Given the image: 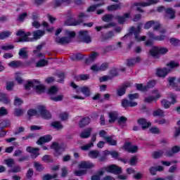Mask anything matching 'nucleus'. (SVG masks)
Instances as JSON below:
<instances>
[{
	"label": "nucleus",
	"instance_id": "nucleus-52",
	"mask_svg": "<svg viewBox=\"0 0 180 180\" xmlns=\"http://www.w3.org/2000/svg\"><path fill=\"white\" fill-rule=\"evenodd\" d=\"M71 58L72 60H84V55L81 53L73 54L71 56Z\"/></svg>",
	"mask_w": 180,
	"mask_h": 180
},
{
	"label": "nucleus",
	"instance_id": "nucleus-21",
	"mask_svg": "<svg viewBox=\"0 0 180 180\" xmlns=\"http://www.w3.org/2000/svg\"><path fill=\"white\" fill-rule=\"evenodd\" d=\"M165 11V18L167 19H174L175 18V10L172 8H166Z\"/></svg>",
	"mask_w": 180,
	"mask_h": 180
},
{
	"label": "nucleus",
	"instance_id": "nucleus-53",
	"mask_svg": "<svg viewBox=\"0 0 180 180\" xmlns=\"http://www.w3.org/2000/svg\"><path fill=\"white\" fill-rule=\"evenodd\" d=\"M15 86V82H6V89L7 91H12Z\"/></svg>",
	"mask_w": 180,
	"mask_h": 180
},
{
	"label": "nucleus",
	"instance_id": "nucleus-10",
	"mask_svg": "<svg viewBox=\"0 0 180 180\" xmlns=\"http://www.w3.org/2000/svg\"><path fill=\"white\" fill-rule=\"evenodd\" d=\"M129 86H131V84L129 82L124 83L120 88L117 89V95L118 96H123V95L126 94V89H127V88H129Z\"/></svg>",
	"mask_w": 180,
	"mask_h": 180
},
{
	"label": "nucleus",
	"instance_id": "nucleus-8",
	"mask_svg": "<svg viewBox=\"0 0 180 180\" xmlns=\"http://www.w3.org/2000/svg\"><path fill=\"white\" fill-rule=\"evenodd\" d=\"M37 110L43 119H51V113H50V112L46 109V107L43 105H39Z\"/></svg>",
	"mask_w": 180,
	"mask_h": 180
},
{
	"label": "nucleus",
	"instance_id": "nucleus-43",
	"mask_svg": "<svg viewBox=\"0 0 180 180\" xmlns=\"http://www.w3.org/2000/svg\"><path fill=\"white\" fill-rule=\"evenodd\" d=\"M10 122L8 120H4L0 123V129L4 130V129H6L9 127Z\"/></svg>",
	"mask_w": 180,
	"mask_h": 180
},
{
	"label": "nucleus",
	"instance_id": "nucleus-5",
	"mask_svg": "<svg viewBox=\"0 0 180 180\" xmlns=\"http://www.w3.org/2000/svg\"><path fill=\"white\" fill-rule=\"evenodd\" d=\"M141 32V24H139L136 30V28H134V27H131L129 28V32L125 34L122 37V39H126V37H131L134 33L136 40H139V35L140 34Z\"/></svg>",
	"mask_w": 180,
	"mask_h": 180
},
{
	"label": "nucleus",
	"instance_id": "nucleus-48",
	"mask_svg": "<svg viewBox=\"0 0 180 180\" xmlns=\"http://www.w3.org/2000/svg\"><path fill=\"white\" fill-rule=\"evenodd\" d=\"M57 176H58V174H55L53 175L47 174L44 175L43 180L54 179L57 178Z\"/></svg>",
	"mask_w": 180,
	"mask_h": 180
},
{
	"label": "nucleus",
	"instance_id": "nucleus-60",
	"mask_svg": "<svg viewBox=\"0 0 180 180\" xmlns=\"http://www.w3.org/2000/svg\"><path fill=\"white\" fill-rule=\"evenodd\" d=\"M91 147H94V143L90 142L89 143L84 145L83 146H82V150H83V151H87V150H89V148H91Z\"/></svg>",
	"mask_w": 180,
	"mask_h": 180
},
{
	"label": "nucleus",
	"instance_id": "nucleus-41",
	"mask_svg": "<svg viewBox=\"0 0 180 180\" xmlns=\"http://www.w3.org/2000/svg\"><path fill=\"white\" fill-rule=\"evenodd\" d=\"M99 150H91L89 153V157H90V158H98V157H99Z\"/></svg>",
	"mask_w": 180,
	"mask_h": 180
},
{
	"label": "nucleus",
	"instance_id": "nucleus-2",
	"mask_svg": "<svg viewBox=\"0 0 180 180\" xmlns=\"http://www.w3.org/2000/svg\"><path fill=\"white\" fill-rule=\"evenodd\" d=\"M168 49L160 46H153L149 51V54L153 57V58H160V56L167 54Z\"/></svg>",
	"mask_w": 180,
	"mask_h": 180
},
{
	"label": "nucleus",
	"instance_id": "nucleus-28",
	"mask_svg": "<svg viewBox=\"0 0 180 180\" xmlns=\"http://www.w3.org/2000/svg\"><path fill=\"white\" fill-rule=\"evenodd\" d=\"M110 120H108V123H115L116 120L117 119V112L113 111L108 113Z\"/></svg>",
	"mask_w": 180,
	"mask_h": 180
},
{
	"label": "nucleus",
	"instance_id": "nucleus-24",
	"mask_svg": "<svg viewBox=\"0 0 180 180\" xmlns=\"http://www.w3.org/2000/svg\"><path fill=\"white\" fill-rule=\"evenodd\" d=\"M180 151V147L179 146H173L171 149V150H167L166 152V155L167 157H173L174 154H176V153H179Z\"/></svg>",
	"mask_w": 180,
	"mask_h": 180
},
{
	"label": "nucleus",
	"instance_id": "nucleus-6",
	"mask_svg": "<svg viewBox=\"0 0 180 180\" xmlns=\"http://www.w3.org/2000/svg\"><path fill=\"white\" fill-rule=\"evenodd\" d=\"M79 41H83V43H91L92 39L87 30H82L79 32V35L77 37Z\"/></svg>",
	"mask_w": 180,
	"mask_h": 180
},
{
	"label": "nucleus",
	"instance_id": "nucleus-4",
	"mask_svg": "<svg viewBox=\"0 0 180 180\" xmlns=\"http://www.w3.org/2000/svg\"><path fill=\"white\" fill-rule=\"evenodd\" d=\"M104 171L110 174H114V175H120L123 174V169L122 167H118L116 165H110L107 167H104Z\"/></svg>",
	"mask_w": 180,
	"mask_h": 180
},
{
	"label": "nucleus",
	"instance_id": "nucleus-40",
	"mask_svg": "<svg viewBox=\"0 0 180 180\" xmlns=\"http://www.w3.org/2000/svg\"><path fill=\"white\" fill-rule=\"evenodd\" d=\"M49 65V60H45V59H42L39 60L37 64H36V67L40 68V67H44L46 65Z\"/></svg>",
	"mask_w": 180,
	"mask_h": 180
},
{
	"label": "nucleus",
	"instance_id": "nucleus-1",
	"mask_svg": "<svg viewBox=\"0 0 180 180\" xmlns=\"http://www.w3.org/2000/svg\"><path fill=\"white\" fill-rule=\"evenodd\" d=\"M24 87L26 91H30V88H34L35 92H37L38 95L44 94V91H46V86L44 84H40V82L37 79L27 81L26 84H25Z\"/></svg>",
	"mask_w": 180,
	"mask_h": 180
},
{
	"label": "nucleus",
	"instance_id": "nucleus-55",
	"mask_svg": "<svg viewBox=\"0 0 180 180\" xmlns=\"http://www.w3.org/2000/svg\"><path fill=\"white\" fill-rule=\"evenodd\" d=\"M74 174L76 176H82L86 174V170H75Z\"/></svg>",
	"mask_w": 180,
	"mask_h": 180
},
{
	"label": "nucleus",
	"instance_id": "nucleus-22",
	"mask_svg": "<svg viewBox=\"0 0 180 180\" xmlns=\"http://www.w3.org/2000/svg\"><path fill=\"white\" fill-rule=\"evenodd\" d=\"M164 171V167L162 166H156V167H151L149 168V172L152 175H157V172H161Z\"/></svg>",
	"mask_w": 180,
	"mask_h": 180
},
{
	"label": "nucleus",
	"instance_id": "nucleus-64",
	"mask_svg": "<svg viewBox=\"0 0 180 180\" xmlns=\"http://www.w3.org/2000/svg\"><path fill=\"white\" fill-rule=\"evenodd\" d=\"M169 41H170L171 44H172V46H179V43H180V41L175 38H171L169 39Z\"/></svg>",
	"mask_w": 180,
	"mask_h": 180
},
{
	"label": "nucleus",
	"instance_id": "nucleus-46",
	"mask_svg": "<svg viewBox=\"0 0 180 180\" xmlns=\"http://www.w3.org/2000/svg\"><path fill=\"white\" fill-rule=\"evenodd\" d=\"M155 84H157V81L151 80L145 86L146 88V91H148L151 88H154L155 86Z\"/></svg>",
	"mask_w": 180,
	"mask_h": 180
},
{
	"label": "nucleus",
	"instance_id": "nucleus-39",
	"mask_svg": "<svg viewBox=\"0 0 180 180\" xmlns=\"http://www.w3.org/2000/svg\"><path fill=\"white\" fill-rule=\"evenodd\" d=\"M102 5H105V3L90 6L87 8V12H95V11H96V8H99V6H102Z\"/></svg>",
	"mask_w": 180,
	"mask_h": 180
},
{
	"label": "nucleus",
	"instance_id": "nucleus-12",
	"mask_svg": "<svg viewBox=\"0 0 180 180\" xmlns=\"http://www.w3.org/2000/svg\"><path fill=\"white\" fill-rule=\"evenodd\" d=\"M169 69H167V68H158L156 71V75L158 77H160L161 78H165L167 75H168V73L169 72Z\"/></svg>",
	"mask_w": 180,
	"mask_h": 180
},
{
	"label": "nucleus",
	"instance_id": "nucleus-63",
	"mask_svg": "<svg viewBox=\"0 0 180 180\" xmlns=\"http://www.w3.org/2000/svg\"><path fill=\"white\" fill-rule=\"evenodd\" d=\"M172 104V103H171L167 100L162 101V106H164V108H165V109H168V108H169V106H171Z\"/></svg>",
	"mask_w": 180,
	"mask_h": 180
},
{
	"label": "nucleus",
	"instance_id": "nucleus-34",
	"mask_svg": "<svg viewBox=\"0 0 180 180\" xmlns=\"http://www.w3.org/2000/svg\"><path fill=\"white\" fill-rule=\"evenodd\" d=\"M8 65L12 68H18V67H21L22 62L19 60H13L8 63Z\"/></svg>",
	"mask_w": 180,
	"mask_h": 180
},
{
	"label": "nucleus",
	"instance_id": "nucleus-54",
	"mask_svg": "<svg viewBox=\"0 0 180 180\" xmlns=\"http://www.w3.org/2000/svg\"><path fill=\"white\" fill-rule=\"evenodd\" d=\"M26 18H27V13H22L18 16L17 20L18 22H23Z\"/></svg>",
	"mask_w": 180,
	"mask_h": 180
},
{
	"label": "nucleus",
	"instance_id": "nucleus-11",
	"mask_svg": "<svg viewBox=\"0 0 180 180\" xmlns=\"http://www.w3.org/2000/svg\"><path fill=\"white\" fill-rule=\"evenodd\" d=\"M94 167L95 164L89 161L81 162L79 165V168L82 169H92Z\"/></svg>",
	"mask_w": 180,
	"mask_h": 180
},
{
	"label": "nucleus",
	"instance_id": "nucleus-37",
	"mask_svg": "<svg viewBox=\"0 0 180 180\" xmlns=\"http://www.w3.org/2000/svg\"><path fill=\"white\" fill-rule=\"evenodd\" d=\"M51 126L53 127V129H56V130H61V129H63V127L60 121L51 122Z\"/></svg>",
	"mask_w": 180,
	"mask_h": 180
},
{
	"label": "nucleus",
	"instance_id": "nucleus-62",
	"mask_svg": "<svg viewBox=\"0 0 180 180\" xmlns=\"http://www.w3.org/2000/svg\"><path fill=\"white\" fill-rule=\"evenodd\" d=\"M23 103V100L19 98V97H15L14 100V105L15 106H20Z\"/></svg>",
	"mask_w": 180,
	"mask_h": 180
},
{
	"label": "nucleus",
	"instance_id": "nucleus-23",
	"mask_svg": "<svg viewBox=\"0 0 180 180\" xmlns=\"http://www.w3.org/2000/svg\"><path fill=\"white\" fill-rule=\"evenodd\" d=\"M138 123L142 126L143 130H146V129H148L151 126V122H147V120L144 118L138 120Z\"/></svg>",
	"mask_w": 180,
	"mask_h": 180
},
{
	"label": "nucleus",
	"instance_id": "nucleus-50",
	"mask_svg": "<svg viewBox=\"0 0 180 180\" xmlns=\"http://www.w3.org/2000/svg\"><path fill=\"white\" fill-rule=\"evenodd\" d=\"M34 167L39 172H41V171H43V169H44V167H43V165L37 162H34Z\"/></svg>",
	"mask_w": 180,
	"mask_h": 180
},
{
	"label": "nucleus",
	"instance_id": "nucleus-38",
	"mask_svg": "<svg viewBox=\"0 0 180 180\" xmlns=\"http://www.w3.org/2000/svg\"><path fill=\"white\" fill-rule=\"evenodd\" d=\"M80 91L86 96H91V89L88 86H83V87L80 88Z\"/></svg>",
	"mask_w": 180,
	"mask_h": 180
},
{
	"label": "nucleus",
	"instance_id": "nucleus-47",
	"mask_svg": "<svg viewBox=\"0 0 180 180\" xmlns=\"http://www.w3.org/2000/svg\"><path fill=\"white\" fill-rule=\"evenodd\" d=\"M12 33L9 31H6L0 33V40H4L11 36Z\"/></svg>",
	"mask_w": 180,
	"mask_h": 180
},
{
	"label": "nucleus",
	"instance_id": "nucleus-3",
	"mask_svg": "<svg viewBox=\"0 0 180 180\" xmlns=\"http://www.w3.org/2000/svg\"><path fill=\"white\" fill-rule=\"evenodd\" d=\"M58 93V89L56 86H52L48 91L49 95H51L50 99L51 101H54V102H59L60 101H63L64 99L63 95H59L57 96H54L53 95H57Z\"/></svg>",
	"mask_w": 180,
	"mask_h": 180
},
{
	"label": "nucleus",
	"instance_id": "nucleus-15",
	"mask_svg": "<svg viewBox=\"0 0 180 180\" xmlns=\"http://www.w3.org/2000/svg\"><path fill=\"white\" fill-rule=\"evenodd\" d=\"M55 41L58 44H62L64 46V44H68L71 41V38L67 37L60 38V37H57L55 39Z\"/></svg>",
	"mask_w": 180,
	"mask_h": 180
},
{
	"label": "nucleus",
	"instance_id": "nucleus-31",
	"mask_svg": "<svg viewBox=\"0 0 180 180\" xmlns=\"http://www.w3.org/2000/svg\"><path fill=\"white\" fill-rule=\"evenodd\" d=\"M89 123H91V118L89 117H84L79 123V127H85Z\"/></svg>",
	"mask_w": 180,
	"mask_h": 180
},
{
	"label": "nucleus",
	"instance_id": "nucleus-45",
	"mask_svg": "<svg viewBox=\"0 0 180 180\" xmlns=\"http://www.w3.org/2000/svg\"><path fill=\"white\" fill-rule=\"evenodd\" d=\"M163 155H164V151L162 150L155 151L153 153V157L155 159L161 158V157H162Z\"/></svg>",
	"mask_w": 180,
	"mask_h": 180
},
{
	"label": "nucleus",
	"instance_id": "nucleus-17",
	"mask_svg": "<svg viewBox=\"0 0 180 180\" xmlns=\"http://www.w3.org/2000/svg\"><path fill=\"white\" fill-rule=\"evenodd\" d=\"M140 61H141V58H140V56L134 58L127 59V67H134V65L137 64V63H140Z\"/></svg>",
	"mask_w": 180,
	"mask_h": 180
},
{
	"label": "nucleus",
	"instance_id": "nucleus-35",
	"mask_svg": "<svg viewBox=\"0 0 180 180\" xmlns=\"http://www.w3.org/2000/svg\"><path fill=\"white\" fill-rule=\"evenodd\" d=\"M51 148L52 150H55L56 153H57L58 154V155H60V154H61V153H60V150L61 149V147H60V145L58 144V143L53 142L52 143V145L51 146Z\"/></svg>",
	"mask_w": 180,
	"mask_h": 180
},
{
	"label": "nucleus",
	"instance_id": "nucleus-16",
	"mask_svg": "<svg viewBox=\"0 0 180 180\" xmlns=\"http://www.w3.org/2000/svg\"><path fill=\"white\" fill-rule=\"evenodd\" d=\"M27 151L32 154V158H37V157L40 154L39 153V148H32V146L27 147Z\"/></svg>",
	"mask_w": 180,
	"mask_h": 180
},
{
	"label": "nucleus",
	"instance_id": "nucleus-13",
	"mask_svg": "<svg viewBox=\"0 0 180 180\" xmlns=\"http://www.w3.org/2000/svg\"><path fill=\"white\" fill-rule=\"evenodd\" d=\"M130 13H124L122 16L121 15H116L115 19L117 20L120 25H123L126 22V20L130 18Z\"/></svg>",
	"mask_w": 180,
	"mask_h": 180
},
{
	"label": "nucleus",
	"instance_id": "nucleus-33",
	"mask_svg": "<svg viewBox=\"0 0 180 180\" xmlns=\"http://www.w3.org/2000/svg\"><path fill=\"white\" fill-rule=\"evenodd\" d=\"M46 32L43 30H37L33 32V37L35 40H38V39H40L42 36H44V34Z\"/></svg>",
	"mask_w": 180,
	"mask_h": 180
},
{
	"label": "nucleus",
	"instance_id": "nucleus-56",
	"mask_svg": "<svg viewBox=\"0 0 180 180\" xmlns=\"http://www.w3.org/2000/svg\"><path fill=\"white\" fill-rule=\"evenodd\" d=\"M126 122H127V117L123 116L120 117L117 120V123L120 126L126 124Z\"/></svg>",
	"mask_w": 180,
	"mask_h": 180
},
{
	"label": "nucleus",
	"instance_id": "nucleus-25",
	"mask_svg": "<svg viewBox=\"0 0 180 180\" xmlns=\"http://www.w3.org/2000/svg\"><path fill=\"white\" fill-rule=\"evenodd\" d=\"M107 9L110 12H114L115 11H119V10L122 9V3H118L117 4H112V5L108 6L107 7Z\"/></svg>",
	"mask_w": 180,
	"mask_h": 180
},
{
	"label": "nucleus",
	"instance_id": "nucleus-57",
	"mask_svg": "<svg viewBox=\"0 0 180 180\" xmlns=\"http://www.w3.org/2000/svg\"><path fill=\"white\" fill-rule=\"evenodd\" d=\"M5 164H6L7 167H11L15 165V161L13 159H7L4 160Z\"/></svg>",
	"mask_w": 180,
	"mask_h": 180
},
{
	"label": "nucleus",
	"instance_id": "nucleus-44",
	"mask_svg": "<svg viewBox=\"0 0 180 180\" xmlns=\"http://www.w3.org/2000/svg\"><path fill=\"white\" fill-rule=\"evenodd\" d=\"M153 115L155 117L159 116L160 117H164V110H162L160 108L158 110H155V111H153Z\"/></svg>",
	"mask_w": 180,
	"mask_h": 180
},
{
	"label": "nucleus",
	"instance_id": "nucleus-9",
	"mask_svg": "<svg viewBox=\"0 0 180 180\" xmlns=\"http://www.w3.org/2000/svg\"><path fill=\"white\" fill-rule=\"evenodd\" d=\"M148 2L141 1L134 3V6H142V8H146V6H151V5H155L158 4V0H146Z\"/></svg>",
	"mask_w": 180,
	"mask_h": 180
},
{
	"label": "nucleus",
	"instance_id": "nucleus-42",
	"mask_svg": "<svg viewBox=\"0 0 180 180\" xmlns=\"http://www.w3.org/2000/svg\"><path fill=\"white\" fill-rule=\"evenodd\" d=\"M115 36V34L113 33V31H109L106 33L105 35L103 37V40L105 41V40H109L112 39Z\"/></svg>",
	"mask_w": 180,
	"mask_h": 180
},
{
	"label": "nucleus",
	"instance_id": "nucleus-51",
	"mask_svg": "<svg viewBox=\"0 0 180 180\" xmlns=\"http://www.w3.org/2000/svg\"><path fill=\"white\" fill-rule=\"evenodd\" d=\"M0 102H4V103L8 104L11 102V100H9L5 94L1 93V95L0 96Z\"/></svg>",
	"mask_w": 180,
	"mask_h": 180
},
{
	"label": "nucleus",
	"instance_id": "nucleus-27",
	"mask_svg": "<svg viewBox=\"0 0 180 180\" xmlns=\"http://www.w3.org/2000/svg\"><path fill=\"white\" fill-rule=\"evenodd\" d=\"M91 133H92V128H87L80 134V137L82 139H88L91 136Z\"/></svg>",
	"mask_w": 180,
	"mask_h": 180
},
{
	"label": "nucleus",
	"instance_id": "nucleus-29",
	"mask_svg": "<svg viewBox=\"0 0 180 180\" xmlns=\"http://www.w3.org/2000/svg\"><path fill=\"white\" fill-rule=\"evenodd\" d=\"M116 24L115 22H110L108 24L104 25L103 26L96 27L95 29L97 32H101L102 29H110V27H115Z\"/></svg>",
	"mask_w": 180,
	"mask_h": 180
},
{
	"label": "nucleus",
	"instance_id": "nucleus-61",
	"mask_svg": "<svg viewBox=\"0 0 180 180\" xmlns=\"http://www.w3.org/2000/svg\"><path fill=\"white\" fill-rule=\"evenodd\" d=\"M112 50H114L113 49V46H111V45H109L108 46H105L104 49H103V54H106V53H109V51H112Z\"/></svg>",
	"mask_w": 180,
	"mask_h": 180
},
{
	"label": "nucleus",
	"instance_id": "nucleus-18",
	"mask_svg": "<svg viewBox=\"0 0 180 180\" xmlns=\"http://www.w3.org/2000/svg\"><path fill=\"white\" fill-rule=\"evenodd\" d=\"M99 56V53L96 51H93L90 53L89 58L86 59L85 63L86 64H89L90 63H94L96 58Z\"/></svg>",
	"mask_w": 180,
	"mask_h": 180
},
{
	"label": "nucleus",
	"instance_id": "nucleus-30",
	"mask_svg": "<svg viewBox=\"0 0 180 180\" xmlns=\"http://www.w3.org/2000/svg\"><path fill=\"white\" fill-rule=\"evenodd\" d=\"M104 140L109 146H117V141L113 139L112 136L104 137Z\"/></svg>",
	"mask_w": 180,
	"mask_h": 180
},
{
	"label": "nucleus",
	"instance_id": "nucleus-20",
	"mask_svg": "<svg viewBox=\"0 0 180 180\" xmlns=\"http://www.w3.org/2000/svg\"><path fill=\"white\" fill-rule=\"evenodd\" d=\"M176 77H169L167 81L169 82V85L173 88L175 91H180V87L174 82Z\"/></svg>",
	"mask_w": 180,
	"mask_h": 180
},
{
	"label": "nucleus",
	"instance_id": "nucleus-7",
	"mask_svg": "<svg viewBox=\"0 0 180 180\" xmlns=\"http://www.w3.org/2000/svg\"><path fill=\"white\" fill-rule=\"evenodd\" d=\"M122 148H124L125 151H127V153H131L132 154L139 151V147L137 146H133L132 143L130 141H126Z\"/></svg>",
	"mask_w": 180,
	"mask_h": 180
},
{
	"label": "nucleus",
	"instance_id": "nucleus-32",
	"mask_svg": "<svg viewBox=\"0 0 180 180\" xmlns=\"http://www.w3.org/2000/svg\"><path fill=\"white\" fill-rule=\"evenodd\" d=\"M160 94H158L156 95V96H149L146 98H145V99L143 100V101L146 103H151V102H153V101H155V99H158V98H160Z\"/></svg>",
	"mask_w": 180,
	"mask_h": 180
},
{
	"label": "nucleus",
	"instance_id": "nucleus-49",
	"mask_svg": "<svg viewBox=\"0 0 180 180\" xmlns=\"http://www.w3.org/2000/svg\"><path fill=\"white\" fill-rule=\"evenodd\" d=\"M167 67H169L170 68H177V67H179V63L178 62H175L174 60H171L169 63L167 64Z\"/></svg>",
	"mask_w": 180,
	"mask_h": 180
},
{
	"label": "nucleus",
	"instance_id": "nucleus-58",
	"mask_svg": "<svg viewBox=\"0 0 180 180\" xmlns=\"http://www.w3.org/2000/svg\"><path fill=\"white\" fill-rule=\"evenodd\" d=\"M42 161H44V162H53V158L49 155H45L42 158Z\"/></svg>",
	"mask_w": 180,
	"mask_h": 180
},
{
	"label": "nucleus",
	"instance_id": "nucleus-59",
	"mask_svg": "<svg viewBox=\"0 0 180 180\" xmlns=\"http://www.w3.org/2000/svg\"><path fill=\"white\" fill-rule=\"evenodd\" d=\"M169 96L172 99V105H175V103H176V95H175L174 93H170Z\"/></svg>",
	"mask_w": 180,
	"mask_h": 180
},
{
	"label": "nucleus",
	"instance_id": "nucleus-14",
	"mask_svg": "<svg viewBox=\"0 0 180 180\" xmlns=\"http://www.w3.org/2000/svg\"><path fill=\"white\" fill-rule=\"evenodd\" d=\"M82 22H84L82 19L75 20L72 18H70L65 21V25H66V26H77V25H81Z\"/></svg>",
	"mask_w": 180,
	"mask_h": 180
},
{
	"label": "nucleus",
	"instance_id": "nucleus-19",
	"mask_svg": "<svg viewBox=\"0 0 180 180\" xmlns=\"http://www.w3.org/2000/svg\"><path fill=\"white\" fill-rule=\"evenodd\" d=\"M51 136L50 135L41 136L37 141V143L38 144V146H41V144H44V143H49V141H51Z\"/></svg>",
	"mask_w": 180,
	"mask_h": 180
},
{
	"label": "nucleus",
	"instance_id": "nucleus-26",
	"mask_svg": "<svg viewBox=\"0 0 180 180\" xmlns=\"http://www.w3.org/2000/svg\"><path fill=\"white\" fill-rule=\"evenodd\" d=\"M113 18L114 16L112 15V14L108 13V14H105L102 17V20L105 23H114L113 22H112V20H113Z\"/></svg>",
	"mask_w": 180,
	"mask_h": 180
},
{
	"label": "nucleus",
	"instance_id": "nucleus-36",
	"mask_svg": "<svg viewBox=\"0 0 180 180\" xmlns=\"http://www.w3.org/2000/svg\"><path fill=\"white\" fill-rule=\"evenodd\" d=\"M18 54L20 57H22V58H24L25 60L27 59L29 57V55H27V51H26V48L21 49Z\"/></svg>",
	"mask_w": 180,
	"mask_h": 180
}]
</instances>
